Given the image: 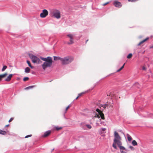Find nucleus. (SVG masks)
<instances>
[{"label": "nucleus", "instance_id": "nucleus-1", "mask_svg": "<svg viewBox=\"0 0 153 153\" xmlns=\"http://www.w3.org/2000/svg\"><path fill=\"white\" fill-rule=\"evenodd\" d=\"M40 59L45 61L42 65L43 70H45L47 67H50L52 66L53 61L51 57L48 56L47 58H44L41 56Z\"/></svg>", "mask_w": 153, "mask_h": 153}, {"label": "nucleus", "instance_id": "nucleus-2", "mask_svg": "<svg viewBox=\"0 0 153 153\" xmlns=\"http://www.w3.org/2000/svg\"><path fill=\"white\" fill-rule=\"evenodd\" d=\"M114 143L112 145L113 147L116 149H117V147L116 146V144L118 146L121 145L122 142L120 141L121 140V137L119 136L118 133L115 131L114 132Z\"/></svg>", "mask_w": 153, "mask_h": 153}, {"label": "nucleus", "instance_id": "nucleus-3", "mask_svg": "<svg viewBox=\"0 0 153 153\" xmlns=\"http://www.w3.org/2000/svg\"><path fill=\"white\" fill-rule=\"evenodd\" d=\"M50 15L52 17H54L57 19L60 18V13L59 11L56 9H53L51 10Z\"/></svg>", "mask_w": 153, "mask_h": 153}, {"label": "nucleus", "instance_id": "nucleus-4", "mask_svg": "<svg viewBox=\"0 0 153 153\" xmlns=\"http://www.w3.org/2000/svg\"><path fill=\"white\" fill-rule=\"evenodd\" d=\"M29 56L33 63L40 64L42 62V61L38 57L30 53Z\"/></svg>", "mask_w": 153, "mask_h": 153}, {"label": "nucleus", "instance_id": "nucleus-5", "mask_svg": "<svg viewBox=\"0 0 153 153\" xmlns=\"http://www.w3.org/2000/svg\"><path fill=\"white\" fill-rule=\"evenodd\" d=\"M73 60L72 58L70 57H66L61 59L62 64L63 65H66L70 63Z\"/></svg>", "mask_w": 153, "mask_h": 153}, {"label": "nucleus", "instance_id": "nucleus-6", "mask_svg": "<svg viewBox=\"0 0 153 153\" xmlns=\"http://www.w3.org/2000/svg\"><path fill=\"white\" fill-rule=\"evenodd\" d=\"M48 14V11L46 9H44L42 11V12L40 14V16L41 18H44L46 17Z\"/></svg>", "mask_w": 153, "mask_h": 153}, {"label": "nucleus", "instance_id": "nucleus-7", "mask_svg": "<svg viewBox=\"0 0 153 153\" xmlns=\"http://www.w3.org/2000/svg\"><path fill=\"white\" fill-rule=\"evenodd\" d=\"M118 147L120 149L121 153H127V152L129 151V150L126 149L125 147L121 145L119 146Z\"/></svg>", "mask_w": 153, "mask_h": 153}, {"label": "nucleus", "instance_id": "nucleus-8", "mask_svg": "<svg viewBox=\"0 0 153 153\" xmlns=\"http://www.w3.org/2000/svg\"><path fill=\"white\" fill-rule=\"evenodd\" d=\"M113 4L117 7L120 8L122 7L121 3L117 0H115L114 1Z\"/></svg>", "mask_w": 153, "mask_h": 153}, {"label": "nucleus", "instance_id": "nucleus-9", "mask_svg": "<svg viewBox=\"0 0 153 153\" xmlns=\"http://www.w3.org/2000/svg\"><path fill=\"white\" fill-rule=\"evenodd\" d=\"M51 133V131L50 130L47 131L44 133V134L42 136V137H46L48 136Z\"/></svg>", "mask_w": 153, "mask_h": 153}, {"label": "nucleus", "instance_id": "nucleus-10", "mask_svg": "<svg viewBox=\"0 0 153 153\" xmlns=\"http://www.w3.org/2000/svg\"><path fill=\"white\" fill-rule=\"evenodd\" d=\"M13 75L12 74H10L5 79V81L7 82H9L10 81L11 79V78L12 77Z\"/></svg>", "mask_w": 153, "mask_h": 153}, {"label": "nucleus", "instance_id": "nucleus-11", "mask_svg": "<svg viewBox=\"0 0 153 153\" xmlns=\"http://www.w3.org/2000/svg\"><path fill=\"white\" fill-rule=\"evenodd\" d=\"M86 125V124L85 123H81V127L84 130H87Z\"/></svg>", "mask_w": 153, "mask_h": 153}, {"label": "nucleus", "instance_id": "nucleus-12", "mask_svg": "<svg viewBox=\"0 0 153 153\" xmlns=\"http://www.w3.org/2000/svg\"><path fill=\"white\" fill-rule=\"evenodd\" d=\"M149 39V37H147L146 39H145L142 40V41H141L138 44V45L139 46L141 44L143 43L144 42H145V41H146V40H147L148 39Z\"/></svg>", "mask_w": 153, "mask_h": 153}, {"label": "nucleus", "instance_id": "nucleus-13", "mask_svg": "<svg viewBox=\"0 0 153 153\" xmlns=\"http://www.w3.org/2000/svg\"><path fill=\"white\" fill-rule=\"evenodd\" d=\"M62 58H60L59 56H54L53 59L54 60H61Z\"/></svg>", "mask_w": 153, "mask_h": 153}, {"label": "nucleus", "instance_id": "nucleus-14", "mask_svg": "<svg viewBox=\"0 0 153 153\" xmlns=\"http://www.w3.org/2000/svg\"><path fill=\"white\" fill-rule=\"evenodd\" d=\"M128 140V141H131L132 140V138L131 137V136L128 134H127L126 135Z\"/></svg>", "mask_w": 153, "mask_h": 153}, {"label": "nucleus", "instance_id": "nucleus-15", "mask_svg": "<svg viewBox=\"0 0 153 153\" xmlns=\"http://www.w3.org/2000/svg\"><path fill=\"white\" fill-rule=\"evenodd\" d=\"M27 64H28V66L31 68V69H33L34 68V67L33 66H32L31 65V64H30V62L28 61V60H27Z\"/></svg>", "mask_w": 153, "mask_h": 153}, {"label": "nucleus", "instance_id": "nucleus-16", "mask_svg": "<svg viewBox=\"0 0 153 153\" xmlns=\"http://www.w3.org/2000/svg\"><path fill=\"white\" fill-rule=\"evenodd\" d=\"M6 134H7V132L6 131H3L1 129H0V134H2L3 135H5Z\"/></svg>", "mask_w": 153, "mask_h": 153}, {"label": "nucleus", "instance_id": "nucleus-17", "mask_svg": "<svg viewBox=\"0 0 153 153\" xmlns=\"http://www.w3.org/2000/svg\"><path fill=\"white\" fill-rule=\"evenodd\" d=\"M30 71V69L28 67L26 68L25 69V72L26 73H29Z\"/></svg>", "mask_w": 153, "mask_h": 153}, {"label": "nucleus", "instance_id": "nucleus-18", "mask_svg": "<svg viewBox=\"0 0 153 153\" xmlns=\"http://www.w3.org/2000/svg\"><path fill=\"white\" fill-rule=\"evenodd\" d=\"M100 106L105 109L106 107L108 106V105L107 103H106L103 105L101 104V105Z\"/></svg>", "mask_w": 153, "mask_h": 153}, {"label": "nucleus", "instance_id": "nucleus-19", "mask_svg": "<svg viewBox=\"0 0 153 153\" xmlns=\"http://www.w3.org/2000/svg\"><path fill=\"white\" fill-rule=\"evenodd\" d=\"M74 43V41H73V38H72L71 39H70V42H68L67 43V44L69 45H71L73 44Z\"/></svg>", "mask_w": 153, "mask_h": 153}, {"label": "nucleus", "instance_id": "nucleus-20", "mask_svg": "<svg viewBox=\"0 0 153 153\" xmlns=\"http://www.w3.org/2000/svg\"><path fill=\"white\" fill-rule=\"evenodd\" d=\"M100 117H101V118L103 120L105 119V117H104V114L102 113H100Z\"/></svg>", "mask_w": 153, "mask_h": 153}, {"label": "nucleus", "instance_id": "nucleus-21", "mask_svg": "<svg viewBox=\"0 0 153 153\" xmlns=\"http://www.w3.org/2000/svg\"><path fill=\"white\" fill-rule=\"evenodd\" d=\"M132 144L134 146H137V142L134 140L132 141Z\"/></svg>", "mask_w": 153, "mask_h": 153}, {"label": "nucleus", "instance_id": "nucleus-22", "mask_svg": "<svg viewBox=\"0 0 153 153\" xmlns=\"http://www.w3.org/2000/svg\"><path fill=\"white\" fill-rule=\"evenodd\" d=\"M7 75V73H5V74H2L0 75V77H1V78L4 77Z\"/></svg>", "mask_w": 153, "mask_h": 153}, {"label": "nucleus", "instance_id": "nucleus-23", "mask_svg": "<svg viewBox=\"0 0 153 153\" xmlns=\"http://www.w3.org/2000/svg\"><path fill=\"white\" fill-rule=\"evenodd\" d=\"M86 128L87 129V128H88V129H90L92 128L90 124H86Z\"/></svg>", "mask_w": 153, "mask_h": 153}, {"label": "nucleus", "instance_id": "nucleus-24", "mask_svg": "<svg viewBox=\"0 0 153 153\" xmlns=\"http://www.w3.org/2000/svg\"><path fill=\"white\" fill-rule=\"evenodd\" d=\"M125 65V63L119 69L117 70V72H118L124 68Z\"/></svg>", "mask_w": 153, "mask_h": 153}, {"label": "nucleus", "instance_id": "nucleus-25", "mask_svg": "<svg viewBox=\"0 0 153 153\" xmlns=\"http://www.w3.org/2000/svg\"><path fill=\"white\" fill-rule=\"evenodd\" d=\"M134 85L138 88H139L140 87V85L138 82H136L135 83Z\"/></svg>", "mask_w": 153, "mask_h": 153}, {"label": "nucleus", "instance_id": "nucleus-26", "mask_svg": "<svg viewBox=\"0 0 153 153\" xmlns=\"http://www.w3.org/2000/svg\"><path fill=\"white\" fill-rule=\"evenodd\" d=\"M33 87H34V86H30L25 88V90L28 89L32 88Z\"/></svg>", "mask_w": 153, "mask_h": 153}, {"label": "nucleus", "instance_id": "nucleus-27", "mask_svg": "<svg viewBox=\"0 0 153 153\" xmlns=\"http://www.w3.org/2000/svg\"><path fill=\"white\" fill-rule=\"evenodd\" d=\"M148 117L153 118V114L151 113L148 114Z\"/></svg>", "mask_w": 153, "mask_h": 153}, {"label": "nucleus", "instance_id": "nucleus-28", "mask_svg": "<svg viewBox=\"0 0 153 153\" xmlns=\"http://www.w3.org/2000/svg\"><path fill=\"white\" fill-rule=\"evenodd\" d=\"M132 56V54L131 53H129L127 56V58L128 59L131 58Z\"/></svg>", "mask_w": 153, "mask_h": 153}, {"label": "nucleus", "instance_id": "nucleus-29", "mask_svg": "<svg viewBox=\"0 0 153 153\" xmlns=\"http://www.w3.org/2000/svg\"><path fill=\"white\" fill-rule=\"evenodd\" d=\"M94 117H95L97 118H100V114H98L97 113H96L95 115L94 116Z\"/></svg>", "mask_w": 153, "mask_h": 153}, {"label": "nucleus", "instance_id": "nucleus-30", "mask_svg": "<svg viewBox=\"0 0 153 153\" xmlns=\"http://www.w3.org/2000/svg\"><path fill=\"white\" fill-rule=\"evenodd\" d=\"M94 117H95L97 118H100V114H98L97 113H96L95 115L94 116Z\"/></svg>", "mask_w": 153, "mask_h": 153}, {"label": "nucleus", "instance_id": "nucleus-31", "mask_svg": "<svg viewBox=\"0 0 153 153\" xmlns=\"http://www.w3.org/2000/svg\"><path fill=\"white\" fill-rule=\"evenodd\" d=\"M94 117H95L97 118H100V114H98L97 113H96L95 115L94 116Z\"/></svg>", "mask_w": 153, "mask_h": 153}, {"label": "nucleus", "instance_id": "nucleus-32", "mask_svg": "<svg viewBox=\"0 0 153 153\" xmlns=\"http://www.w3.org/2000/svg\"><path fill=\"white\" fill-rule=\"evenodd\" d=\"M67 36L69 37L70 39H71L73 38V36L71 34H68L67 35Z\"/></svg>", "mask_w": 153, "mask_h": 153}, {"label": "nucleus", "instance_id": "nucleus-33", "mask_svg": "<svg viewBox=\"0 0 153 153\" xmlns=\"http://www.w3.org/2000/svg\"><path fill=\"white\" fill-rule=\"evenodd\" d=\"M7 68V66L6 65H4L3 66V68L2 69V71H4Z\"/></svg>", "mask_w": 153, "mask_h": 153}, {"label": "nucleus", "instance_id": "nucleus-34", "mask_svg": "<svg viewBox=\"0 0 153 153\" xmlns=\"http://www.w3.org/2000/svg\"><path fill=\"white\" fill-rule=\"evenodd\" d=\"M55 128L56 129L57 131L61 129L62 128V127H58V126L56 127Z\"/></svg>", "mask_w": 153, "mask_h": 153}, {"label": "nucleus", "instance_id": "nucleus-35", "mask_svg": "<svg viewBox=\"0 0 153 153\" xmlns=\"http://www.w3.org/2000/svg\"><path fill=\"white\" fill-rule=\"evenodd\" d=\"M96 111L98 113V114H100V113H102V112L99 109H97L96 110Z\"/></svg>", "mask_w": 153, "mask_h": 153}, {"label": "nucleus", "instance_id": "nucleus-36", "mask_svg": "<svg viewBox=\"0 0 153 153\" xmlns=\"http://www.w3.org/2000/svg\"><path fill=\"white\" fill-rule=\"evenodd\" d=\"M29 78L28 77H25L23 78V80L24 81H25L28 80Z\"/></svg>", "mask_w": 153, "mask_h": 153}, {"label": "nucleus", "instance_id": "nucleus-37", "mask_svg": "<svg viewBox=\"0 0 153 153\" xmlns=\"http://www.w3.org/2000/svg\"><path fill=\"white\" fill-rule=\"evenodd\" d=\"M129 147L130 149H131V150H134V147L131 146H129Z\"/></svg>", "mask_w": 153, "mask_h": 153}, {"label": "nucleus", "instance_id": "nucleus-38", "mask_svg": "<svg viewBox=\"0 0 153 153\" xmlns=\"http://www.w3.org/2000/svg\"><path fill=\"white\" fill-rule=\"evenodd\" d=\"M137 0H128V1H130L131 2H134L136 1H137Z\"/></svg>", "mask_w": 153, "mask_h": 153}, {"label": "nucleus", "instance_id": "nucleus-39", "mask_svg": "<svg viewBox=\"0 0 153 153\" xmlns=\"http://www.w3.org/2000/svg\"><path fill=\"white\" fill-rule=\"evenodd\" d=\"M32 136V135L31 134H30V135H27L25 137V138H27L28 137H31Z\"/></svg>", "mask_w": 153, "mask_h": 153}, {"label": "nucleus", "instance_id": "nucleus-40", "mask_svg": "<svg viewBox=\"0 0 153 153\" xmlns=\"http://www.w3.org/2000/svg\"><path fill=\"white\" fill-rule=\"evenodd\" d=\"M13 119V118L12 117L9 120V122H11Z\"/></svg>", "mask_w": 153, "mask_h": 153}, {"label": "nucleus", "instance_id": "nucleus-41", "mask_svg": "<svg viewBox=\"0 0 153 153\" xmlns=\"http://www.w3.org/2000/svg\"><path fill=\"white\" fill-rule=\"evenodd\" d=\"M71 106L70 105H69L65 109V112Z\"/></svg>", "mask_w": 153, "mask_h": 153}, {"label": "nucleus", "instance_id": "nucleus-42", "mask_svg": "<svg viewBox=\"0 0 153 153\" xmlns=\"http://www.w3.org/2000/svg\"><path fill=\"white\" fill-rule=\"evenodd\" d=\"M109 2H106V3H105L103 4H102V5H103V6H105V5H107V4H109Z\"/></svg>", "mask_w": 153, "mask_h": 153}, {"label": "nucleus", "instance_id": "nucleus-43", "mask_svg": "<svg viewBox=\"0 0 153 153\" xmlns=\"http://www.w3.org/2000/svg\"><path fill=\"white\" fill-rule=\"evenodd\" d=\"M84 92H82V93L79 94H78V96L79 97V96H81L83 94H84Z\"/></svg>", "mask_w": 153, "mask_h": 153}, {"label": "nucleus", "instance_id": "nucleus-44", "mask_svg": "<svg viewBox=\"0 0 153 153\" xmlns=\"http://www.w3.org/2000/svg\"><path fill=\"white\" fill-rule=\"evenodd\" d=\"M106 130V129L105 128H102V131H105Z\"/></svg>", "mask_w": 153, "mask_h": 153}, {"label": "nucleus", "instance_id": "nucleus-45", "mask_svg": "<svg viewBox=\"0 0 153 153\" xmlns=\"http://www.w3.org/2000/svg\"><path fill=\"white\" fill-rule=\"evenodd\" d=\"M142 69L143 70H146V68L145 67H144L143 66L142 68Z\"/></svg>", "mask_w": 153, "mask_h": 153}, {"label": "nucleus", "instance_id": "nucleus-46", "mask_svg": "<svg viewBox=\"0 0 153 153\" xmlns=\"http://www.w3.org/2000/svg\"><path fill=\"white\" fill-rule=\"evenodd\" d=\"M150 48H153V45L151 47H150Z\"/></svg>", "mask_w": 153, "mask_h": 153}, {"label": "nucleus", "instance_id": "nucleus-47", "mask_svg": "<svg viewBox=\"0 0 153 153\" xmlns=\"http://www.w3.org/2000/svg\"><path fill=\"white\" fill-rule=\"evenodd\" d=\"M79 97L78 96L75 99V100H77L78 98Z\"/></svg>", "mask_w": 153, "mask_h": 153}, {"label": "nucleus", "instance_id": "nucleus-48", "mask_svg": "<svg viewBox=\"0 0 153 153\" xmlns=\"http://www.w3.org/2000/svg\"><path fill=\"white\" fill-rule=\"evenodd\" d=\"M88 40L87 39L86 41V43L88 41Z\"/></svg>", "mask_w": 153, "mask_h": 153}, {"label": "nucleus", "instance_id": "nucleus-49", "mask_svg": "<svg viewBox=\"0 0 153 153\" xmlns=\"http://www.w3.org/2000/svg\"><path fill=\"white\" fill-rule=\"evenodd\" d=\"M9 126V125H6V127H7V126Z\"/></svg>", "mask_w": 153, "mask_h": 153}, {"label": "nucleus", "instance_id": "nucleus-50", "mask_svg": "<svg viewBox=\"0 0 153 153\" xmlns=\"http://www.w3.org/2000/svg\"><path fill=\"white\" fill-rule=\"evenodd\" d=\"M1 77H0V80H1Z\"/></svg>", "mask_w": 153, "mask_h": 153}, {"label": "nucleus", "instance_id": "nucleus-51", "mask_svg": "<svg viewBox=\"0 0 153 153\" xmlns=\"http://www.w3.org/2000/svg\"><path fill=\"white\" fill-rule=\"evenodd\" d=\"M54 149H52V151H53Z\"/></svg>", "mask_w": 153, "mask_h": 153}]
</instances>
